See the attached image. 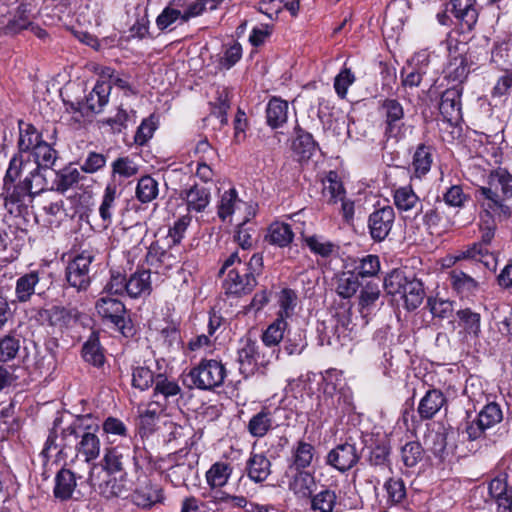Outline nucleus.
<instances>
[{
  "label": "nucleus",
  "instance_id": "obj_63",
  "mask_svg": "<svg viewBox=\"0 0 512 512\" xmlns=\"http://www.w3.org/2000/svg\"><path fill=\"white\" fill-rule=\"evenodd\" d=\"M279 306L280 311L278 318H286L290 317L294 311V308L297 304V295L291 289H283L279 294Z\"/></svg>",
  "mask_w": 512,
  "mask_h": 512
},
{
  "label": "nucleus",
  "instance_id": "obj_53",
  "mask_svg": "<svg viewBox=\"0 0 512 512\" xmlns=\"http://www.w3.org/2000/svg\"><path fill=\"white\" fill-rule=\"evenodd\" d=\"M401 461L408 467H415L424 456V450L417 441L407 442L400 450Z\"/></svg>",
  "mask_w": 512,
  "mask_h": 512
},
{
  "label": "nucleus",
  "instance_id": "obj_1",
  "mask_svg": "<svg viewBox=\"0 0 512 512\" xmlns=\"http://www.w3.org/2000/svg\"><path fill=\"white\" fill-rule=\"evenodd\" d=\"M98 431L99 424L90 414L76 417L66 427H62L61 419L56 418L41 454L46 459L55 457L56 461L65 463L73 462L77 458L83 459L89 465L86 481L90 486L95 487L99 478L96 475L99 465L95 460L101 452Z\"/></svg>",
  "mask_w": 512,
  "mask_h": 512
},
{
  "label": "nucleus",
  "instance_id": "obj_37",
  "mask_svg": "<svg viewBox=\"0 0 512 512\" xmlns=\"http://www.w3.org/2000/svg\"><path fill=\"white\" fill-rule=\"evenodd\" d=\"M19 139H18V147L19 154H23L24 152H28L30 150H34L38 144L42 142L41 134L37 131V129L30 123H26L22 120L19 121Z\"/></svg>",
  "mask_w": 512,
  "mask_h": 512
},
{
  "label": "nucleus",
  "instance_id": "obj_55",
  "mask_svg": "<svg viewBox=\"0 0 512 512\" xmlns=\"http://www.w3.org/2000/svg\"><path fill=\"white\" fill-rule=\"evenodd\" d=\"M82 356L84 360L94 366H101L104 363V355L102 353L98 338L91 336L82 347Z\"/></svg>",
  "mask_w": 512,
  "mask_h": 512
},
{
  "label": "nucleus",
  "instance_id": "obj_49",
  "mask_svg": "<svg viewBox=\"0 0 512 512\" xmlns=\"http://www.w3.org/2000/svg\"><path fill=\"white\" fill-rule=\"evenodd\" d=\"M390 453L391 447L389 443L386 441L379 442L370 450L368 462L372 466L388 468L390 470Z\"/></svg>",
  "mask_w": 512,
  "mask_h": 512
},
{
  "label": "nucleus",
  "instance_id": "obj_30",
  "mask_svg": "<svg viewBox=\"0 0 512 512\" xmlns=\"http://www.w3.org/2000/svg\"><path fill=\"white\" fill-rule=\"evenodd\" d=\"M310 499V508L313 512H339V503L334 490L323 489L316 494H312Z\"/></svg>",
  "mask_w": 512,
  "mask_h": 512
},
{
  "label": "nucleus",
  "instance_id": "obj_52",
  "mask_svg": "<svg viewBox=\"0 0 512 512\" xmlns=\"http://www.w3.org/2000/svg\"><path fill=\"white\" fill-rule=\"evenodd\" d=\"M287 329V322L283 318H277L262 334V342L268 346H277L284 337Z\"/></svg>",
  "mask_w": 512,
  "mask_h": 512
},
{
  "label": "nucleus",
  "instance_id": "obj_46",
  "mask_svg": "<svg viewBox=\"0 0 512 512\" xmlns=\"http://www.w3.org/2000/svg\"><path fill=\"white\" fill-rule=\"evenodd\" d=\"M181 7H184V0H172L168 6L158 15L156 19L157 27L165 30L174 24L177 20L182 21Z\"/></svg>",
  "mask_w": 512,
  "mask_h": 512
},
{
  "label": "nucleus",
  "instance_id": "obj_23",
  "mask_svg": "<svg viewBox=\"0 0 512 512\" xmlns=\"http://www.w3.org/2000/svg\"><path fill=\"white\" fill-rule=\"evenodd\" d=\"M248 478L255 482H264L271 474V462L263 453H251L246 461Z\"/></svg>",
  "mask_w": 512,
  "mask_h": 512
},
{
  "label": "nucleus",
  "instance_id": "obj_12",
  "mask_svg": "<svg viewBox=\"0 0 512 512\" xmlns=\"http://www.w3.org/2000/svg\"><path fill=\"white\" fill-rule=\"evenodd\" d=\"M361 454L357 450L356 444L350 441L337 444L331 449L326 457L325 463L340 473H345L357 465Z\"/></svg>",
  "mask_w": 512,
  "mask_h": 512
},
{
  "label": "nucleus",
  "instance_id": "obj_48",
  "mask_svg": "<svg viewBox=\"0 0 512 512\" xmlns=\"http://www.w3.org/2000/svg\"><path fill=\"white\" fill-rule=\"evenodd\" d=\"M116 194H117L116 185L108 184L104 190L102 202L99 207V214L105 224V227H107L112 222Z\"/></svg>",
  "mask_w": 512,
  "mask_h": 512
},
{
  "label": "nucleus",
  "instance_id": "obj_21",
  "mask_svg": "<svg viewBox=\"0 0 512 512\" xmlns=\"http://www.w3.org/2000/svg\"><path fill=\"white\" fill-rule=\"evenodd\" d=\"M439 111L444 119L456 123L461 118V91L450 88L443 92L439 104Z\"/></svg>",
  "mask_w": 512,
  "mask_h": 512
},
{
  "label": "nucleus",
  "instance_id": "obj_36",
  "mask_svg": "<svg viewBox=\"0 0 512 512\" xmlns=\"http://www.w3.org/2000/svg\"><path fill=\"white\" fill-rule=\"evenodd\" d=\"M39 274L32 271L20 276L16 280L15 296L16 301L25 303L30 300L31 296L35 293V287L39 283Z\"/></svg>",
  "mask_w": 512,
  "mask_h": 512
},
{
  "label": "nucleus",
  "instance_id": "obj_47",
  "mask_svg": "<svg viewBox=\"0 0 512 512\" xmlns=\"http://www.w3.org/2000/svg\"><path fill=\"white\" fill-rule=\"evenodd\" d=\"M491 61L501 70L512 65V41H502L494 44L491 51Z\"/></svg>",
  "mask_w": 512,
  "mask_h": 512
},
{
  "label": "nucleus",
  "instance_id": "obj_38",
  "mask_svg": "<svg viewBox=\"0 0 512 512\" xmlns=\"http://www.w3.org/2000/svg\"><path fill=\"white\" fill-rule=\"evenodd\" d=\"M288 103L279 98H272L266 108L267 124L271 128H278L286 123L288 118Z\"/></svg>",
  "mask_w": 512,
  "mask_h": 512
},
{
  "label": "nucleus",
  "instance_id": "obj_13",
  "mask_svg": "<svg viewBox=\"0 0 512 512\" xmlns=\"http://www.w3.org/2000/svg\"><path fill=\"white\" fill-rule=\"evenodd\" d=\"M95 308L98 315L115 329L124 334L126 324L125 305L117 298L110 295H102L96 302Z\"/></svg>",
  "mask_w": 512,
  "mask_h": 512
},
{
  "label": "nucleus",
  "instance_id": "obj_45",
  "mask_svg": "<svg viewBox=\"0 0 512 512\" xmlns=\"http://www.w3.org/2000/svg\"><path fill=\"white\" fill-rule=\"evenodd\" d=\"M359 287V277L355 271H344L337 278L336 292L342 298H351Z\"/></svg>",
  "mask_w": 512,
  "mask_h": 512
},
{
  "label": "nucleus",
  "instance_id": "obj_29",
  "mask_svg": "<svg viewBox=\"0 0 512 512\" xmlns=\"http://www.w3.org/2000/svg\"><path fill=\"white\" fill-rule=\"evenodd\" d=\"M151 272L150 270H137L130 275L126 283V293L132 297L137 298L144 294H149L151 291Z\"/></svg>",
  "mask_w": 512,
  "mask_h": 512
},
{
  "label": "nucleus",
  "instance_id": "obj_42",
  "mask_svg": "<svg viewBox=\"0 0 512 512\" xmlns=\"http://www.w3.org/2000/svg\"><path fill=\"white\" fill-rule=\"evenodd\" d=\"M432 161V148L425 144L418 145L412 162L414 175L418 178L426 175L430 171Z\"/></svg>",
  "mask_w": 512,
  "mask_h": 512
},
{
  "label": "nucleus",
  "instance_id": "obj_43",
  "mask_svg": "<svg viewBox=\"0 0 512 512\" xmlns=\"http://www.w3.org/2000/svg\"><path fill=\"white\" fill-rule=\"evenodd\" d=\"M159 194L158 182L150 175L142 176L137 183L135 196L143 204L150 203Z\"/></svg>",
  "mask_w": 512,
  "mask_h": 512
},
{
  "label": "nucleus",
  "instance_id": "obj_59",
  "mask_svg": "<svg viewBox=\"0 0 512 512\" xmlns=\"http://www.w3.org/2000/svg\"><path fill=\"white\" fill-rule=\"evenodd\" d=\"M311 252L321 257H329L335 250V245L320 236H308L304 239Z\"/></svg>",
  "mask_w": 512,
  "mask_h": 512
},
{
  "label": "nucleus",
  "instance_id": "obj_4",
  "mask_svg": "<svg viewBox=\"0 0 512 512\" xmlns=\"http://www.w3.org/2000/svg\"><path fill=\"white\" fill-rule=\"evenodd\" d=\"M476 197L481 207L493 209L499 219L511 216V209L504 201L512 197V175L502 168L493 170L487 180V186L476 190Z\"/></svg>",
  "mask_w": 512,
  "mask_h": 512
},
{
  "label": "nucleus",
  "instance_id": "obj_24",
  "mask_svg": "<svg viewBox=\"0 0 512 512\" xmlns=\"http://www.w3.org/2000/svg\"><path fill=\"white\" fill-rule=\"evenodd\" d=\"M315 455V447L303 440L297 441L291 448L289 465L287 469L303 470L308 468Z\"/></svg>",
  "mask_w": 512,
  "mask_h": 512
},
{
  "label": "nucleus",
  "instance_id": "obj_57",
  "mask_svg": "<svg viewBox=\"0 0 512 512\" xmlns=\"http://www.w3.org/2000/svg\"><path fill=\"white\" fill-rule=\"evenodd\" d=\"M306 346V337L302 331H288L284 341V351L288 355H299L302 353Z\"/></svg>",
  "mask_w": 512,
  "mask_h": 512
},
{
  "label": "nucleus",
  "instance_id": "obj_61",
  "mask_svg": "<svg viewBox=\"0 0 512 512\" xmlns=\"http://www.w3.org/2000/svg\"><path fill=\"white\" fill-rule=\"evenodd\" d=\"M112 173L123 178H130L139 171V166L128 156L119 157L112 163Z\"/></svg>",
  "mask_w": 512,
  "mask_h": 512
},
{
  "label": "nucleus",
  "instance_id": "obj_19",
  "mask_svg": "<svg viewBox=\"0 0 512 512\" xmlns=\"http://www.w3.org/2000/svg\"><path fill=\"white\" fill-rule=\"evenodd\" d=\"M180 198L185 201L189 212H202L209 205L211 191L203 184H193L180 192Z\"/></svg>",
  "mask_w": 512,
  "mask_h": 512
},
{
  "label": "nucleus",
  "instance_id": "obj_33",
  "mask_svg": "<svg viewBox=\"0 0 512 512\" xmlns=\"http://www.w3.org/2000/svg\"><path fill=\"white\" fill-rule=\"evenodd\" d=\"M162 499V492L158 486L153 485L150 481L143 483L139 486L132 495L133 502L143 508L152 506L160 502Z\"/></svg>",
  "mask_w": 512,
  "mask_h": 512
},
{
  "label": "nucleus",
  "instance_id": "obj_60",
  "mask_svg": "<svg viewBox=\"0 0 512 512\" xmlns=\"http://www.w3.org/2000/svg\"><path fill=\"white\" fill-rule=\"evenodd\" d=\"M165 403H162L160 399H155L149 402L145 409L140 411L141 423L143 425H151L159 419L160 415L164 412Z\"/></svg>",
  "mask_w": 512,
  "mask_h": 512
},
{
  "label": "nucleus",
  "instance_id": "obj_26",
  "mask_svg": "<svg viewBox=\"0 0 512 512\" xmlns=\"http://www.w3.org/2000/svg\"><path fill=\"white\" fill-rule=\"evenodd\" d=\"M78 479H81V476H78ZM76 486L77 477L75 473L70 469L62 468L55 476L54 496L61 501H67L72 498Z\"/></svg>",
  "mask_w": 512,
  "mask_h": 512
},
{
  "label": "nucleus",
  "instance_id": "obj_62",
  "mask_svg": "<svg viewBox=\"0 0 512 512\" xmlns=\"http://www.w3.org/2000/svg\"><path fill=\"white\" fill-rule=\"evenodd\" d=\"M384 488L388 495V501L392 504H398L406 497V488L402 479L389 478Z\"/></svg>",
  "mask_w": 512,
  "mask_h": 512
},
{
  "label": "nucleus",
  "instance_id": "obj_11",
  "mask_svg": "<svg viewBox=\"0 0 512 512\" xmlns=\"http://www.w3.org/2000/svg\"><path fill=\"white\" fill-rule=\"evenodd\" d=\"M379 113L384 118L385 135L389 138L400 139L404 136V108L394 98H385L379 101Z\"/></svg>",
  "mask_w": 512,
  "mask_h": 512
},
{
  "label": "nucleus",
  "instance_id": "obj_6",
  "mask_svg": "<svg viewBox=\"0 0 512 512\" xmlns=\"http://www.w3.org/2000/svg\"><path fill=\"white\" fill-rule=\"evenodd\" d=\"M383 287L389 295H400L407 310L418 308L425 297L423 283L400 269L392 270L384 278Z\"/></svg>",
  "mask_w": 512,
  "mask_h": 512
},
{
  "label": "nucleus",
  "instance_id": "obj_17",
  "mask_svg": "<svg viewBox=\"0 0 512 512\" xmlns=\"http://www.w3.org/2000/svg\"><path fill=\"white\" fill-rule=\"evenodd\" d=\"M395 220L391 206H383L373 211L368 217V229L375 242H382L389 235Z\"/></svg>",
  "mask_w": 512,
  "mask_h": 512
},
{
  "label": "nucleus",
  "instance_id": "obj_2",
  "mask_svg": "<svg viewBox=\"0 0 512 512\" xmlns=\"http://www.w3.org/2000/svg\"><path fill=\"white\" fill-rule=\"evenodd\" d=\"M21 164L18 159L10 160L0 194L7 211L17 216L23 213L33 198L46 186L45 177L35 174L36 167L25 171Z\"/></svg>",
  "mask_w": 512,
  "mask_h": 512
},
{
  "label": "nucleus",
  "instance_id": "obj_50",
  "mask_svg": "<svg viewBox=\"0 0 512 512\" xmlns=\"http://www.w3.org/2000/svg\"><path fill=\"white\" fill-rule=\"evenodd\" d=\"M394 203L400 211H410L420 203V199L411 186H404L395 190Z\"/></svg>",
  "mask_w": 512,
  "mask_h": 512
},
{
  "label": "nucleus",
  "instance_id": "obj_64",
  "mask_svg": "<svg viewBox=\"0 0 512 512\" xmlns=\"http://www.w3.org/2000/svg\"><path fill=\"white\" fill-rule=\"evenodd\" d=\"M238 202V195L235 189L225 191L218 205V216L224 221L227 217L234 213L235 206Z\"/></svg>",
  "mask_w": 512,
  "mask_h": 512
},
{
  "label": "nucleus",
  "instance_id": "obj_39",
  "mask_svg": "<svg viewBox=\"0 0 512 512\" xmlns=\"http://www.w3.org/2000/svg\"><path fill=\"white\" fill-rule=\"evenodd\" d=\"M322 195L329 204H335L339 200H343L345 189L336 172L330 171L323 180Z\"/></svg>",
  "mask_w": 512,
  "mask_h": 512
},
{
  "label": "nucleus",
  "instance_id": "obj_16",
  "mask_svg": "<svg viewBox=\"0 0 512 512\" xmlns=\"http://www.w3.org/2000/svg\"><path fill=\"white\" fill-rule=\"evenodd\" d=\"M284 477L287 479L288 489L298 499L310 498L317 488L314 473L309 472L306 469H286Z\"/></svg>",
  "mask_w": 512,
  "mask_h": 512
},
{
  "label": "nucleus",
  "instance_id": "obj_7",
  "mask_svg": "<svg viewBox=\"0 0 512 512\" xmlns=\"http://www.w3.org/2000/svg\"><path fill=\"white\" fill-rule=\"evenodd\" d=\"M130 464H133L135 471L141 468L136 448L125 443L116 446H107L104 448V454L97 472L101 473L105 471L109 475L116 474L124 472L126 466Z\"/></svg>",
  "mask_w": 512,
  "mask_h": 512
},
{
  "label": "nucleus",
  "instance_id": "obj_14",
  "mask_svg": "<svg viewBox=\"0 0 512 512\" xmlns=\"http://www.w3.org/2000/svg\"><path fill=\"white\" fill-rule=\"evenodd\" d=\"M12 159L20 160L22 163L21 166L25 167V171L36 167L35 174L42 175L41 169H48L54 165L57 159V152L51 145L42 141L34 147V150L31 154L27 155V158H25L23 154H17L14 155Z\"/></svg>",
  "mask_w": 512,
  "mask_h": 512
},
{
  "label": "nucleus",
  "instance_id": "obj_58",
  "mask_svg": "<svg viewBox=\"0 0 512 512\" xmlns=\"http://www.w3.org/2000/svg\"><path fill=\"white\" fill-rule=\"evenodd\" d=\"M427 306L433 315L440 319L449 318L454 311L453 302L447 299L429 297Z\"/></svg>",
  "mask_w": 512,
  "mask_h": 512
},
{
  "label": "nucleus",
  "instance_id": "obj_9",
  "mask_svg": "<svg viewBox=\"0 0 512 512\" xmlns=\"http://www.w3.org/2000/svg\"><path fill=\"white\" fill-rule=\"evenodd\" d=\"M183 259V249L180 246L168 244L167 248L160 245L158 241L152 242L146 253L145 261L149 270L154 273L165 275L173 268H176Z\"/></svg>",
  "mask_w": 512,
  "mask_h": 512
},
{
  "label": "nucleus",
  "instance_id": "obj_20",
  "mask_svg": "<svg viewBox=\"0 0 512 512\" xmlns=\"http://www.w3.org/2000/svg\"><path fill=\"white\" fill-rule=\"evenodd\" d=\"M489 495L496 504L497 512H512V487L504 478H494L489 483Z\"/></svg>",
  "mask_w": 512,
  "mask_h": 512
},
{
  "label": "nucleus",
  "instance_id": "obj_32",
  "mask_svg": "<svg viewBox=\"0 0 512 512\" xmlns=\"http://www.w3.org/2000/svg\"><path fill=\"white\" fill-rule=\"evenodd\" d=\"M458 324L463 328L466 336L477 339L481 333V315L470 308L460 309L456 312Z\"/></svg>",
  "mask_w": 512,
  "mask_h": 512
},
{
  "label": "nucleus",
  "instance_id": "obj_35",
  "mask_svg": "<svg viewBox=\"0 0 512 512\" xmlns=\"http://www.w3.org/2000/svg\"><path fill=\"white\" fill-rule=\"evenodd\" d=\"M233 468L229 463L218 461L211 465L206 472V482L212 489L225 486L232 474Z\"/></svg>",
  "mask_w": 512,
  "mask_h": 512
},
{
  "label": "nucleus",
  "instance_id": "obj_56",
  "mask_svg": "<svg viewBox=\"0 0 512 512\" xmlns=\"http://www.w3.org/2000/svg\"><path fill=\"white\" fill-rule=\"evenodd\" d=\"M380 271V260L377 255H366L359 260L355 267V273L358 277H373Z\"/></svg>",
  "mask_w": 512,
  "mask_h": 512
},
{
  "label": "nucleus",
  "instance_id": "obj_10",
  "mask_svg": "<svg viewBox=\"0 0 512 512\" xmlns=\"http://www.w3.org/2000/svg\"><path fill=\"white\" fill-rule=\"evenodd\" d=\"M95 259L92 250H83L69 261L66 267V280L71 287L85 291L91 283V265Z\"/></svg>",
  "mask_w": 512,
  "mask_h": 512
},
{
  "label": "nucleus",
  "instance_id": "obj_34",
  "mask_svg": "<svg viewBox=\"0 0 512 512\" xmlns=\"http://www.w3.org/2000/svg\"><path fill=\"white\" fill-rule=\"evenodd\" d=\"M449 280L453 289L461 296L468 297L478 290V282L462 270L453 269L449 273Z\"/></svg>",
  "mask_w": 512,
  "mask_h": 512
},
{
  "label": "nucleus",
  "instance_id": "obj_41",
  "mask_svg": "<svg viewBox=\"0 0 512 512\" xmlns=\"http://www.w3.org/2000/svg\"><path fill=\"white\" fill-rule=\"evenodd\" d=\"M296 138L293 140L292 149L300 159H309L316 149V142L313 136L302 130L300 127L295 128Z\"/></svg>",
  "mask_w": 512,
  "mask_h": 512
},
{
  "label": "nucleus",
  "instance_id": "obj_40",
  "mask_svg": "<svg viewBox=\"0 0 512 512\" xmlns=\"http://www.w3.org/2000/svg\"><path fill=\"white\" fill-rule=\"evenodd\" d=\"M294 238L291 226L282 222H274L268 228L267 240L278 247L288 246Z\"/></svg>",
  "mask_w": 512,
  "mask_h": 512
},
{
  "label": "nucleus",
  "instance_id": "obj_44",
  "mask_svg": "<svg viewBox=\"0 0 512 512\" xmlns=\"http://www.w3.org/2000/svg\"><path fill=\"white\" fill-rule=\"evenodd\" d=\"M210 116L219 120V128L228 123L227 112L230 109V92L226 88L217 90V98L210 103Z\"/></svg>",
  "mask_w": 512,
  "mask_h": 512
},
{
  "label": "nucleus",
  "instance_id": "obj_8",
  "mask_svg": "<svg viewBox=\"0 0 512 512\" xmlns=\"http://www.w3.org/2000/svg\"><path fill=\"white\" fill-rule=\"evenodd\" d=\"M188 376L196 388L214 390L224 383L227 370L220 360L202 359L196 367L190 370Z\"/></svg>",
  "mask_w": 512,
  "mask_h": 512
},
{
  "label": "nucleus",
  "instance_id": "obj_18",
  "mask_svg": "<svg viewBox=\"0 0 512 512\" xmlns=\"http://www.w3.org/2000/svg\"><path fill=\"white\" fill-rule=\"evenodd\" d=\"M284 412L285 409L280 407L274 409L263 407L249 420L247 424L248 432L256 438L264 437L271 429L280 425L277 417Z\"/></svg>",
  "mask_w": 512,
  "mask_h": 512
},
{
  "label": "nucleus",
  "instance_id": "obj_3",
  "mask_svg": "<svg viewBox=\"0 0 512 512\" xmlns=\"http://www.w3.org/2000/svg\"><path fill=\"white\" fill-rule=\"evenodd\" d=\"M245 255L233 252L223 263L220 273L227 272L223 281L226 294L242 296L250 293L257 285V276L263 270V257L253 254L248 262H243Z\"/></svg>",
  "mask_w": 512,
  "mask_h": 512
},
{
  "label": "nucleus",
  "instance_id": "obj_28",
  "mask_svg": "<svg viewBox=\"0 0 512 512\" xmlns=\"http://www.w3.org/2000/svg\"><path fill=\"white\" fill-rule=\"evenodd\" d=\"M239 372L247 378L254 374L257 365V345L254 341L247 339L238 350Z\"/></svg>",
  "mask_w": 512,
  "mask_h": 512
},
{
  "label": "nucleus",
  "instance_id": "obj_25",
  "mask_svg": "<svg viewBox=\"0 0 512 512\" xmlns=\"http://www.w3.org/2000/svg\"><path fill=\"white\" fill-rule=\"evenodd\" d=\"M446 398L438 389L428 390L419 402L417 412L422 420L432 419L444 406Z\"/></svg>",
  "mask_w": 512,
  "mask_h": 512
},
{
  "label": "nucleus",
  "instance_id": "obj_5",
  "mask_svg": "<svg viewBox=\"0 0 512 512\" xmlns=\"http://www.w3.org/2000/svg\"><path fill=\"white\" fill-rule=\"evenodd\" d=\"M502 422L503 411L500 405L491 402L486 404L474 419H467L462 422L458 427V431L468 441H476L491 436L500 438L508 433L506 425Z\"/></svg>",
  "mask_w": 512,
  "mask_h": 512
},
{
  "label": "nucleus",
  "instance_id": "obj_15",
  "mask_svg": "<svg viewBox=\"0 0 512 512\" xmlns=\"http://www.w3.org/2000/svg\"><path fill=\"white\" fill-rule=\"evenodd\" d=\"M81 313L74 307L52 306L48 309H40L36 319L41 324L53 327L68 328L75 325L80 319Z\"/></svg>",
  "mask_w": 512,
  "mask_h": 512
},
{
  "label": "nucleus",
  "instance_id": "obj_31",
  "mask_svg": "<svg viewBox=\"0 0 512 512\" xmlns=\"http://www.w3.org/2000/svg\"><path fill=\"white\" fill-rule=\"evenodd\" d=\"M475 2L476 0H451L453 14L467 29H471L478 19Z\"/></svg>",
  "mask_w": 512,
  "mask_h": 512
},
{
  "label": "nucleus",
  "instance_id": "obj_27",
  "mask_svg": "<svg viewBox=\"0 0 512 512\" xmlns=\"http://www.w3.org/2000/svg\"><path fill=\"white\" fill-rule=\"evenodd\" d=\"M111 92L110 83L98 81L92 91L86 96L84 106L87 112L100 113L107 105Z\"/></svg>",
  "mask_w": 512,
  "mask_h": 512
},
{
  "label": "nucleus",
  "instance_id": "obj_54",
  "mask_svg": "<svg viewBox=\"0 0 512 512\" xmlns=\"http://www.w3.org/2000/svg\"><path fill=\"white\" fill-rule=\"evenodd\" d=\"M30 4L27 2L21 3L7 24V30L11 33H17L22 29H26L30 25Z\"/></svg>",
  "mask_w": 512,
  "mask_h": 512
},
{
  "label": "nucleus",
  "instance_id": "obj_51",
  "mask_svg": "<svg viewBox=\"0 0 512 512\" xmlns=\"http://www.w3.org/2000/svg\"><path fill=\"white\" fill-rule=\"evenodd\" d=\"M84 178L76 168L67 167L57 173L54 185L57 191L64 193Z\"/></svg>",
  "mask_w": 512,
  "mask_h": 512
},
{
  "label": "nucleus",
  "instance_id": "obj_22",
  "mask_svg": "<svg viewBox=\"0 0 512 512\" xmlns=\"http://www.w3.org/2000/svg\"><path fill=\"white\" fill-rule=\"evenodd\" d=\"M153 398L160 399L165 406L177 403L182 398V389L176 381L158 374L155 378Z\"/></svg>",
  "mask_w": 512,
  "mask_h": 512
}]
</instances>
